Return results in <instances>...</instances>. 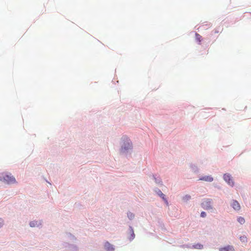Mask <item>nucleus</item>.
<instances>
[{
  "mask_svg": "<svg viewBox=\"0 0 251 251\" xmlns=\"http://www.w3.org/2000/svg\"><path fill=\"white\" fill-rule=\"evenodd\" d=\"M220 251H234V248L232 246L228 245L220 249Z\"/></svg>",
  "mask_w": 251,
  "mask_h": 251,
  "instance_id": "obj_5",
  "label": "nucleus"
},
{
  "mask_svg": "<svg viewBox=\"0 0 251 251\" xmlns=\"http://www.w3.org/2000/svg\"><path fill=\"white\" fill-rule=\"evenodd\" d=\"M104 248L107 251H113L114 250L113 246L108 242L105 243Z\"/></svg>",
  "mask_w": 251,
  "mask_h": 251,
  "instance_id": "obj_6",
  "label": "nucleus"
},
{
  "mask_svg": "<svg viewBox=\"0 0 251 251\" xmlns=\"http://www.w3.org/2000/svg\"><path fill=\"white\" fill-rule=\"evenodd\" d=\"M231 206L235 210H239L240 209V205L238 202L236 200H233L231 204Z\"/></svg>",
  "mask_w": 251,
  "mask_h": 251,
  "instance_id": "obj_4",
  "label": "nucleus"
},
{
  "mask_svg": "<svg viewBox=\"0 0 251 251\" xmlns=\"http://www.w3.org/2000/svg\"><path fill=\"white\" fill-rule=\"evenodd\" d=\"M158 195L164 200H165L166 201H167L166 200V199H165V195L163 194L162 192L160 191V190H159V192H158Z\"/></svg>",
  "mask_w": 251,
  "mask_h": 251,
  "instance_id": "obj_15",
  "label": "nucleus"
},
{
  "mask_svg": "<svg viewBox=\"0 0 251 251\" xmlns=\"http://www.w3.org/2000/svg\"><path fill=\"white\" fill-rule=\"evenodd\" d=\"M0 180L6 182L8 184L13 183L16 182L15 178L11 175L3 174L0 176Z\"/></svg>",
  "mask_w": 251,
  "mask_h": 251,
  "instance_id": "obj_1",
  "label": "nucleus"
},
{
  "mask_svg": "<svg viewBox=\"0 0 251 251\" xmlns=\"http://www.w3.org/2000/svg\"><path fill=\"white\" fill-rule=\"evenodd\" d=\"M201 180L211 182L213 180V177L210 176H202L200 178Z\"/></svg>",
  "mask_w": 251,
  "mask_h": 251,
  "instance_id": "obj_7",
  "label": "nucleus"
},
{
  "mask_svg": "<svg viewBox=\"0 0 251 251\" xmlns=\"http://www.w3.org/2000/svg\"><path fill=\"white\" fill-rule=\"evenodd\" d=\"M206 213L205 212H201V217H205L206 216Z\"/></svg>",
  "mask_w": 251,
  "mask_h": 251,
  "instance_id": "obj_17",
  "label": "nucleus"
},
{
  "mask_svg": "<svg viewBox=\"0 0 251 251\" xmlns=\"http://www.w3.org/2000/svg\"><path fill=\"white\" fill-rule=\"evenodd\" d=\"M240 240L242 242H243L245 244L247 243V242L248 241L247 238L246 236H241L240 237Z\"/></svg>",
  "mask_w": 251,
  "mask_h": 251,
  "instance_id": "obj_10",
  "label": "nucleus"
},
{
  "mask_svg": "<svg viewBox=\"0 0 251 251\" xmlns=\"http://www.w3.org/2000/svg\"><path fill=\"white\" fill-rule=\"evenodd\" d=\"M196 39L199 41V42L200 43L201 39V36L198 33H196Z\"/></svg>",
  "mask_w": 251,
  "mask_h": 251,
  "instance_id": "obj_14",
  "label": "nucleus"
},
{
  "mask_svg": "<svg viewBox=\"0 0 251 251\" xmlns=\"http://www.w3.org/2000/svg\"><path fill=\"white\" fill-rule=\"evenodd\" d=\"M131 144L129 142H127V143L125 145V146L122 147V150H127L130 148Z\"/></svg>",
  "mask_w": 251,
  "mask_h": 251,
  "instance_id": "obj_9",
  "label": "nucleus"
},
{
  "mask_svg": "<svg viewBox=\"0 0 251 251\" xmlns=\"http://www.w3.org/2000/svg\"><path fill=\"white\" fill-rule=\"evenodd\" d=\"M3 224V220H2L1 219H0V227H1Z\"/></svg>",
  "mask_w": 251,
  "mask_h": 251,
  "instance_id": "obj_19",
  "label": "nucleus"
},
{
  "mask_svg": "<svg viewBox=\"0 0 251 251\" xmlns=\"http://www.w3.org/2000/svg\"><path fill=\"white\" fill-rule=\"evenodd\" d=\"M194 248L196 249H201L203 248V246L200 244H197L193 246Z\"/></svg>",
  "mask_w": 251,
  "mask_h": 251,
  "instance_id": "obj_11",
  "label": "nucleus"
},
{
  "mask_svg": "<svg viewBox=\"0 0 251 251\" xmlns=\"http://www.w3.org/2000/svg\"><path fill=\"white\" fill-rule=\"evenodd\" d=\"M37 225L36 222H31L30 223V226L31 227H34Z\"/></svg>",
  "mask_w": 251,
  "mask_h": 251,
  "instance_id": "obj_16",
  "label": "nucleus"
},
{
  "mask_svg": "<svg viewBox=\"0 0 251 251\" xmlns=\"http://www.w3.org/2000/svg\"><path fill=\"white\" fill-rule=\"evenodd\" d=\"M211 200L210 199H204L201 203L202 207L206 210H209L212 209L211 206Z\"/></svg>",
  "mask_w": 251,
  "mask_h": 251,
  "instance_id": "obj_2",
  "label": "nucleus"
},
{
  "mask_svg": "<svg viewBox=\"0 0 251 251\" xmlns=\"http://www.w3.org/2000/svg\"><path fill=\"white\" fill-rule=\"evenodd\" d=\"M130 235L129 237V239L130 240H132L135 238V234L134 233L133 229L131 227H130Z\"/></svg>",
  "mask_w": 251,
  "mask_h": 251,
  "instance_id": "obj_8",
  "label": "nucleus"
},
{
  "mask_svg": "<svg viewBox=\"0 0 251 251\" xmlns=\"http://www.w3.org/2000/svg\"><path fill=\"white\" fill-rule=\"evenodd\" d=\"M237 221L238 222L241 224H244L245 223V219L244 218L242 217H239L238 219H237Z\"/></svg>",
  "mask_w": 251,
  "mask_h": 251,
  "instance_id": "obj_12",
  "label": "nucleus"
},
{
  "mask_svg": "<svg viewBox=\"0 0 251 251\" xmlns=\"http://www.w3.org/2000/svg\"><path fill=\"white\" fill-rule=\"evenodd\" d=\"M224 179L229 185L232 186L234 185V182L230 175L225 174L224 175Z\"/></svg>",
  "mask_w": 251,
  "mask_h": 251,
  "instance_id": "obj_3",
  "label": "nucleus"
},
{
  "mask_svg": "<svg viewBox=\"0 0 251 251\" xmlns=\"http://www.w3.org/2000/svg\"><path fill=\"white\" fill-rule=\"evenodd\" d=\"M190 199H191V196L188 195H186L184 197H183V200L184 201H187L188 200H190Z\"/></svg>",
  "mask_w": 251,
  "mask_h": 251,
  "instance_id": "obj_13",
  "label": "nucleus"
},
{
  "mask_svg": "<svg viewBox=\"0 0 251 251\" xmlns=\"http://www.w3.org/2000/svg\"><path fill=\"white\" fill-rule=\"evenodd\" d=\"M128 216L129 219H131L134 217V215L132 213H129L128 214Z\"/></svg>",
  "mask_w": 251,
  "mask_h": 251,
  "instance_id": "obj_18",
  "label": "nucleus"
}]
</instances>
